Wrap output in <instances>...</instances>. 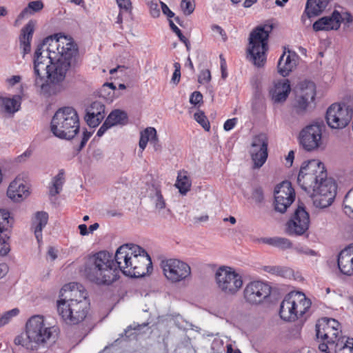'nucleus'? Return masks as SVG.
Returning <instances> with one entry per match:
<instances>
[{
	"label": "nucleus",
	"instance_id": "nucleus-36",
	"mask_svg": "<svg viewBox=\"0 0 353 353\" xmlns=\"http://www.w3.org/2000/svg\"><path fill=\"white\" fill-rule=\"evenodd\" d=\"M150 196L154 201L157 209L162 210L165 208V200L161 190L158 187L152 186Z\"/></svg>",
	"mask_w": 353,
	"mask_h": 353
},
{
	"label": "nucleus",
	"instance_id": "nucleus-3",
	"mask_svg": "<svg viewBox=\"0 0 353 353\" xmlns=\"http://www.w3.org/2000/svg\"><path fill=\"white\" fill-rule=\"evenodd\" d=\"M67 46L68 47H61V56L51 64L46 77L48 83L53 86L52 95L58 92L56 85L65 79L67 71L78 65L79 52L77 45L74 43H68Z\"/></svg>",
	"mask_w": 353,
	"mask_h": 353
},
{
	"label": "nucleus",
	"instance_id": "nucleus-58",
	"mask_svg": "<svg viewBox=\"0 0 353 353\" xmlns=\"http://www.w3.org/2000/svg\"><path fill=\"white\" fill-rule=\"evenodd\" d=\"M91 135H92L91 132H89L88 131L83 132V137L81 140L80 145H79L80 150L82 149L85 146V145L89 140V139L90 138Z\"/></svg>",
	"mask_w": 353,
	"mask_h": 353
},
{
	"label": "nucleus",
	"instance_id": "nucleus-64",
	"mask_svg": "<svg viewBox=\"0 0 353 353\" xmlns=\"http://www.w3.org/2000/svg\"><path fill=\"white\" fill-rule=\"evenodd\" d=\"M294 159V152L293 150H290L288 152V154L285 158L287 163H289V166H292Z\"/></svg>",
	"mask_w": 353,
	"mask_h": 353
},
{
	"label": "nucleus",
	"instance_id": "nucleus-17",
	"mask_svg": "<svg viewBox=\"0 0 353 353\" xmlns=\"http://www.w3.org/2000/svg\"><path fill=\"white\" fill-rule=\"evenodd\" d=\"M51 63H44L38 59H33V73L34 79V86L38 89L41 94L46 97L52 95L54 92L53 86L48 83L46 77L48 72V68Z\"/></svg>",
	"mask_w": 353,
	"mask_h": 353
},
{
	"label": "nucleus",
	"instance_id": "nucleus-16",
	"mask_svg": "<svg viewBox=\"0 0 353 353\" xmlns=\"http://www.w3.org/2000/svg\"><path fill=\"white\" fill-rule=\"evenodd\" d=\"M294 199L295 192L291 183L288 181L282 182L274 189V210L280 213L285 212Z\"/></svg>",
	"mask_w": 353,
	"mask_h": 353
},
{
	"label": "nucleus",
	"instance_id": "nucleus-60",
	"mask_svg": "<svg viewBox=\"0 0 353 353\" xmlns=\"http://www.w3.org/2000/svg\"><path fill=\"white\" fill-rule=\"evenodd\" d=\"M294 250L300 254H305L307 255H314V251L312 250H310L307 248H302V247H296Z\"/></svg>",
	"mask_w": 353,
	"mask_h": 353
},
{
	"label": "nucleus",
	"instance_id": "nucleus-42",
	"mask_svg": "<svg viewBox=\"0 0 353 353\" xmlns=\"http://www.w3.org/2000/svg\"><path fill=\"white\" fill-rule=\"evenodd\" d=\"M181 8L185 15L191 14L195 9L194 0H182Z\"/></svg>",
	"mask_w": 353,
	"mask_h": 353
},
{
	"label": "nucleus",
	"instance_id": "nucleus-40",
	"mask_svg": "<svg viewBox=\"0 0 353 353\" xmlns=\"http://www.w3.org/2000/svg\"><path fill=\"white\" fill-rule=\"evenodd\" d=\"M19 313V310L18 308H14L8 312H6L0 317V327L7 324L12 317L17 316Z\"/></svg>",
	"mask_w": 353,
	"mask_h": 353
},
{
	"label": "nucleus",
	"instance_id": "nucleus-26",
	"mask_svg": "<svg viewBox=\"0 0 353 353\" xmlns=\"http://www.w3.org/2000/svg\"><path fill=\"white\" fill-rule=\"evenodd\" d=\"M35 22L30 20L21 30L19 36L20 48L22 49L23 57L31 50V41L34 31Z\"/></svg>",
	"mask_w": 353,
	"mask_h": 353
},
{
	"label": "nucleus",
	"instance_id": "nucleus-63",
	"mask_svg": "<svg viewBox=\"0 0 353 353\" xmlns=\"http://www.w3.org/2000/svg\"><path fill=\"white\" fill-rule=\"evenodd\" d=\"M21 78L20 76L14 75V76L11 77L10 78L8 79L7 81L10 85H14L16 83H19L21 81Z\"/></svg>",
	"mask_w": 353,
	"mask_h": 353
},
{
	"label": "nucleus",
	"instance_id": "nucleus-5",
	"mask_svg": "<svg viewBox=\"0 0 353 353\" xmlns=\"http://www.w3.org/2000/svg\"><path fill=\"white\" fill-rule=\"evenodd\" d=\"M51 131L60 139H72L79 132V119L72 107L59 108L51 121Z\"/></svg>",
	"mask_w": 353,
	"mask_h": 353
},
{
	"label": "nucleus",
	"instance_id": "nucleus-43",
	"mask_svg": "<svg viewBox=\"0 0 353 353\" xmlns=\"http://www.w3.org/2000/svg\"><path fill=\"white\" fill-rule=\"evenodd\" d=\"M160 0H149L148 6L150 8V13L154 18H157L160 16V10L159 8V3Z\"/></svg>",
	"mask_w": 353,
	"mask_h": 353
},
{
	"label": "nucleus",
	"instance_id": "nucleus-45",
	"mask_svg": "<svg viewBox=\"0 0 353 353\" xmlns=\"http://www.w3.org/2000/svg\"><path fill=\"white\" fill-rule=\"evenodd\" d=\"M318 324H321L323 327H329L330 329L340 331V323L334 319L325 318L322 319V322L319 323Z\"/></svg>",
	"mask_w": 353,
	"mask_h": 353
},
{
	"label": "nucleus",
	"instance_id": "nucleus-25",
	"mask_svg": "<svg viewBox=\"0 0 353 353\" xmlns=\"http://www.w3.org/2000/svg\"><path fill=\"white\" fill-rule=\"evenodd\" d=\"M290 90V81L288 79H283L274 83V88L270 91V95L274 103H283L287 99Z\"/></svg>",
	"mask_w": 353,
	"mask_h": 353
},
{
	"label": "nucleus",
	"instance_id": "nucleus-4",
	"mask_svg": "<svg viewBox=\"0 0 353 353\" xmlns=\"http://www.w3.org/2000/svg\"><path fill=\"white\" fill-rule=\"evenodd\" d=\"M26 336L19 335L14 339V343L26 349L34 350L46 343L53 336L56 332L54 327H46L42 316H32L26 323Z\"/></svg>",
	"mask_w": 353,
	"mask_h": 353
},
{
	"label": "nucleus",
	"instance_id": "nucleus-59",
	"mask_svg": "<svg viewBox=\"0 0 353 353\" xmlns=\"http://www.w3.org/2000/svg\"><path fill=\"white\" fill-rule=\"evenodd\" d=\"M258 241L275 247L276 237L261 238Z\"/></svg>",
	"mask_w": 353,
	"mask_h": 353
},
{
	"label": "nucleus",
	"instance_id": "nucleus-55",
	"mask_svg": "<svg viewBox=\"0 0 353 353\" xmlns=\"http://www.w3.org/2000/svg\"><path fill=\"white\" fill-rule=\"evenodd\" d=\"M352 21V16L349 12H344L343 14H341L340 23H344L345 24H349Z\"/></svg>",
	"mask_w": 353,
	"mask_h": 353
},
{
	"label": "nucleus",
	"instance_id": "nucleus-19",
	"mask_svg": "<svg viewBox=\"0 0 353 353\" xmlns=\"http://www.w3.org/2000/svg\"><path fill=\"white\" fill-rule=\"evenodd\" d=\"M268 137L265 134L261 133L253 137L250 153L255 168H261L266 161L268 155Z\"/></svg>",
	"mask_w": 353,
	"mask_h": 353
},
{
	"label": "nucleus",
	"instance_id": "nucleus-49",
	"mask_svg": "<svg viewBox=\"0 0 353 353\" xmlns=\"http://www.w3.org/2000/svg\"><path fill=\"white\" fill-rule=\"evenodd\" d=\"M116 1L120 10L131 13L132 6L130 0H116Z\"/></svg>",
	"mask_w": 353,
	"mask_h": 353
},
{
	"label": "nucleus",
	"instance_id": "nucleus-53",
	"mask_svg": "<svg viewBox=\"0 0 353 353\" xmlns=\"http://www.w3.org/2000/svg\"><path fill=\"white\" fill-rule=\"evenodd\" d=\"M160 5L163 13L166 15L168 18H172L174 17V13L170 10L168 6L163 1H160Z\"/></svg>",
	"mask_w": 353,
	"mask_h": 353
},
{
	"label": "nucleus",
	"instance_id": "nucleus-52",
	"mask_svg": "<svg viewBox=\"0 0 353 353\" xmlns=\"http://www.w3.org/2000/svg\"><path fill=\"white\" fill-rule=\"evenodd\" d=\"M238 121L237 118H232L230 119L225 121V122L223 124V129L225 131H230L232 129H233L235 125H236Z\"/></svg>",
	"mask_w": 353,
	"mask_h": 353
},
{
	"label": "nucleus",
	"instance_id": "nucleus-41",
	"mask_svg": "<svg viewBox=\"0 0 353 353\" xmlns=\"http://www.w3.org/2000/svg\"><path fill=\"white\" fill-rule=\"evenodd\" d=\"M252 199L257 204H261L264 201V193L261 187L255 186L252 189Z\"/></svg>",
	"mask_w": 353,
	"mask_h": 353
},
{
	"label": "nucleus",
	"instance_id": "nucleus-61",
	"mask_svg": "<svg viewBox=\"0 0 353 353\" xmlns=\"http://www.w3.org/2000/svg\"><path fill=\"white\" fill-rule=\"evenodd\" d=\"M347 201H344V212L350 217L353 218V206L351 205L347 204L346 202Z\"/></svg>",
	"mask_w": 353,
	"mask_h": 353
},
{
	"label": "nucleus",
	"instance_id": "nucleus-8",
	"mask_svg": "<svg viewBox=\"0 0 353 353\" xmlns=\"http://www.w3.org/2000/svg\"><path fill=\"white\" fill-rule=\"evenodd\" d=\"M68 43H74L71 37L61 33L50 35L37 46L33 59L52 64L61 56V47H68Z\"/></svg>",
	"mask_w": 353,
	"mask_h": 353
},
{
	"label": "nucleus",
	"instance_id": "nucleus-18",
	"mask_svg": "<svg viewBox=\"0 0 353 353\" xmlns=\"http://www.w3.org/2000/svg\"><path fill=\"white\" fill-rule=\"evenodd\" d=\"M325 119L331 128L342 129L348 125L352 117L347 109L343 108L339 104L334 103L328 108Z\"/></svg>",
	"mask_w": 353,
	"mask_h": 353
},
{
	"label": "nucleus",
	"instance_id": "nucleus-10",
	"mask_svg": "<svg viewBox=\"0 0 353 353\" xmlns=\"http://www.w3.org/2000/svg\"><path fill=\"white\" fill-rule=\"evenodd\" d=\"M219 290L227 294H234L243 285L242 277L230 267H221L215 273Z\"/></svg>",
	"mask_w": 353,
	"mask_h": 353
},
{
	"label": "nucleus",
	"instance_id": "nucleus-20",
	"mask_svg": "<svg viewBox=\"0 0 353 353\" xmlns=\"http://www.w3.org/2000/svg\"><path fill=\"white\" fill-rule=\"evenodd\" d=\"M301 94L296 99V108L297 112H303L308 104L314 100L316 96L315 84L310 81H305L300 85Z\"/></svg>",
	"mask_w": 353,
	"mask_h": 353
},
{
	"label": "nucleus",
	"instance_id": "nucleus-39",
	"mask_svg": "<svg viewBox=\"0 0 353 353\" xmlns=\"http://www.w3.org/2000/svg\"><path fill=\"white\" fill-rule=\"evenodd\" d=\"M194 119L195 121L199 123L205 130L209 131L210 129V124L205 115L204 112L202 111H199L194 114Z\"/></svg>",
	"mask_w": 353,
	"mask_h": 353
},
{
	"label": "nucleus",
	"instance_id": "nucleus-32",
	"mask_svg": "<svg viewBox=\"0 0 353 353\" xmlns=\"http://www.w3.org/2000/svg\"><path fill=\"white\" fill-rule=\"evenodd\" d=\"M21 105V97L14 95L12 98L0 96V106L8 113H14Z\"/></svg>",
	"mask_w": 353,
	"mask_h": 353
},
{
	"label": "nucleus",
	"instance_id": "nucleus-12",
	"mask_svg": "<svg viewBox=\"0 0 353 353\" xmlns=\"http://www.w3.org/2000/svg\"><path fill=\"white\" fill-rule=\"evenodd\" d=\"M315 192L310 195L314 198V205L320 208H325L333 203L336 195V185L331 178H325L314 188Z\"/></svg>",
	"mask_w": 353,
	"mask_h": 353
},
{
	"label": "nucleus",
	"instance_id": "nucleus-30",
	"mask_svg": "<svg viewBox=\"0 0 353 353\" xmlns=\"http://www.w3.org/2000/svg\"><path fill=\"white\" fill-rule=\"evenodd\" d=\"M316 332L318 339L327 341V343H336V347L339 345V334L340 331L330 329L329 327H323L321 324H316Z\"/></svg>",
	"mask_w": 353,
	"mask_h": 353
},
{
	"label": "nucleus",
	"instance_id": "nucleus-2",
	"mask_svg": "<svg viewBox=\"0 0 353 353\" xmlns=\"http://www.w3.org/2000/svg\"><path fill=\"white\" fill-rule=\"evenodd\" d=\"M86 298L87 293L82 285L70 283L63 286L57 306L59 316L66 324L77 325L85 319L89 310Z\"/></svg>",
	"mask_w": 353,
	"mask_h": 353
},
{
	"label": "nucleus",
	"instance_id": "nucleus-24",
	"mask_svg": "<svg viewBox=\"0 0 353 353\" xmlns=\"http://www.w3.org/2000/svg\"><path fill=\"white\" fill-rule=\"evenodd\" d=\"M10 213L6 210H0V255L5 256L10 251V245L8 242L9 237L5 231L9 224Z\"/></svg>",
	"mask_w": 353,
	"mask_h": 353
},
{
	"label": "nucleus",
	"instance_id": "nucleus-15",
	"mask_svg": "<svg viewBox=\"0 0 353 353\" xmlns=\"http://www.w3.org/2000/svg\"><path fill=\"white\" fill-rule=\"evenodd\" d=\"M272 288L266 283L254 281L248 283L243 290L245 301L252 305H258L270 296Z\"/></svg>",
	"mask_w": 353,
	"mask_h": 353
},
{
	"label": "nucleus",
	"instance_id": "nucleus-22",
	"mask_svg": "<svg viewBox=\"0 0 353 353\" xmlns=\"http://www.w3.org/2000/svg\"><path fill=\"white\" fill-rule=\"evenodd\" d=\"M340 271L345 275L353 274V245L351 244L341 251L337 259Z\"/></svg>",
	"mask_w": 353,
	"mask_h": 353
},
{
	"label": "nucleus",
	"instance_id": "nucleus-28",
	"mask_svg": "<svg viewBox=\"0 0 353 353\" xmlns=\"http://www.w3.org/2000/svg\"><path fill=\"white\" fill-rule=\"evenodd\" d=\"M7 195L14 201H21L28 195V190L23 182L14 180L8 186Z\"/></svg>",
	"mask_w": 353,
	"mask_h": 353
},
{
	"label": "nucleus",
	"instance_id": "nucleus-50",
	"mask_svg": "<svg viewBox=\"0 0 353 353\" xmlns=\"http://www.w3.org/2000/svg\"><path fill=\"white\" fill-rule=\"evenodd\" d=\"M203 101V95L199 91L193 92L190 97V103L196 105Z\"/></svg>",
	"mask_w": 353,
	"mask_h": 353
},
{
	"label": "nucleus",
	"instance_id": "nucleus-57",
	"mask_svg": "<svg viewBox=\"0 0 353 353\" xmlns=\"http://www.w3.org/2000/svg\"><path fill=\"white\" fill-rule=\"evenodd\" d=\"M140 327H141V325L139 324L130 325L128 326L127 328L124 330L125 336H126V338L130 339L131 337V336L132 335V334H128V333L132 330H139Z\"/></svg>",
	"mask_w": 353,
	"mask_h": 353
},
{
	"label": "nucleus",
	"instance_id": "nucleus-62",
	"mask_svg": "<svg viewBox=\"0 0 353 353\" xmlns=\"http://www.w3.org/2000/svg\"><path fill=\"white\" fill-rule=\"evenodd\" d=\"M28 14H32L30 11L28 10L27 7H26L18 15L17 21H21L25 17H26Z\"/></svg>",
	"mask_w": 353,
	"mask_h": 353
},
{
	"label": "nucleus",
	"instance_id": "nucleus-27",
	"mask_svg": "<svg viewBox=\"0 0 353 353\" xmlns=\"http://www.w3.org/2000/svg\"><path fill=\"white\" fill-rule=\"evenodd\" d=\"M297 58L298 56L295 52L288 51V54H286L284 52L278 62L279 73L284 77L288 76L296 66Z\"/></svg>",
	"mask_w": 353,
	"mask_h": 353
},
{
	"label": "nucleus",
	"instance_id": "nucleus-14",
	"mask_svg": "<svg viewBox=\"0 0 353 353\" xmlns=\"http://www.w3.org/2000/svg\"><path fill=\"white\" fill-rule=\"evenodd\" d=\"M310 225V216L303 203L296 209L293 216L286 224V232L290 236H301L306 232Z\"/></svg>",
	"mask_w": 353,
	"mask_h": 353
},
{
	"label": "nucleus",
	"instance_id": "nucleus-34",
	"mask_svg": "<svg viewBox=\"0 0 353 353\" xmlns=\"http://www.w3.org/2000/svg\"><path fill=\"white\" fill-rule=\"evenodd\" d=\"M157 141V130L154 128L148 127L141 133L139 148L143 150L148 141L155 143Z\"/></svg>",
	"mask_w": 353,
	"mask_h": 353
},
{
	"label": "nucleus",
	"instance_id": "nucleus-33",
	"mask_svg": "<svg viewBox=\"0 0 353 353\" xmlns=\"http://www.w3.org/2000/svg\"><path fill=\"white\" fill-rule=\"evenodd\" d=\"M112 127L116 125H125L128 123L127 113L119 109L112 111L105 119Z\"/></svg>",
	"mask_w": 353,
	"mask_h": 353
},
{
	"label": "nucleus",
	"instance_id": "nucleus-7",
	"mask_svg": "<svg viewBox=\"0 0 353 353\" xmlns=\"http://www.w3.org/2000/svg\"><path fill=\"white\" fill-rule=\"evenodd\" d=\"M324 164L317 159L304 161L300 168L297 183L308 194L315 192L314 188L327 176Z\"/></svg>",
	"mask_w": 353,
	"mask_h": 353
},
{
	"label": "nucleus",
	"instance_id": "nucleus-51",
	"mask_svg": "<svg viewBox=\"0 0 353 353\" xmlns=\"http://www.w3.org/2000/svg\"><path fill=\"white\" fill-rule=\"evenodd\" d=\"M198 81L201 84L209 83L211 81V74L210 70H202L199 76Z\"/></svg>",
	"mask_w": 353,
	"mask_h": 353
},
{
	"label": "nucleus",
	"instance_id": "nucleus-1",
	"mask_svg": "<svg viewBox=\"0 0 353 353\" xmlns=\"http://www.w3.org/2000/svg\"><path fill=\"white\" fill-rule=\"evenodd\" d=\"M152 270L150 255L141 247L133 244L120 246L114 256L100 251L90 256L85 263L84 274L99 285H110L118 279L119 270L134 278L145 276Z\"/></svg>",
	"mask_w": 353,
	"mask_h": 353
},
{
	"label": "nucleus",
	"instance_id": "nucleus-38",
	"mask_svg": "<svg viewBox=\"0 0 353 353\" xmlns=\"http://www.w3.org/2000/svg\"><path fill=\"white\" fill-rule=\"evenodd\" d=\"M176 186L179 188V192L185 194L190 189L191 183L186 176L179 175L177 177Z\"/></svg>",
	"mask_w": 353,
	"mask_h": 353
},
{
	"label": "nucleus",
	"instance_id": "nucleus-48",
	"mask_svg": "<svg viewBox=\"0 0 353 353\" xmlns=\"http://www.w3.org/2000/svg\"><path fill=\"white\" fill-rule=\"evenodd\" d=\"M174 71L172 77V82L177 85L180 81L181 78V64L178 62L174 63Z\"/></svg>",
	"mask_w": 353,
	"mask_h": 353
},
{
	"label": "nucleus",
	"instance_id": "nucleus-29",
	"mask_svg": "<svg viewBox=\"0 0 353 353\" xmlns=\"http://www.w3.org/2000/svg\"><path fill=\"white\" fill-rule=\"evenodd\" d=\"M48 221V214L44 211L36 212L32 219V228L39 243L42 241V230L47 225Z\"/></svg>",
	"mask_w": 353,
	"mask_h": 353
},
{
	"label": "nucleus",
	"instance_id": "nucleus-31",
	"mask_svg": "<svg viewBox=\"0 0 353 353\" xmlns=\"http://www.w3.org/2000/svg\"><path fill=\"white\" fill-rule=\"evenodd\" d=\"M330 0H307L304 13L309 18L319 15L327 6Z\"/></svg>",
	"mask_w": 353,
	"mask_h": 353
},
{
	"label": "nucleus",
	"instance_id": "nucleus-35",
	"mask_svg": "<svg viewBox=\"0 0 353 353\" xmlns=\"http://www.w3.org/2000/svg\"><path fill=\"white\" fill-rule=\"evenodd\" d=\"M63 171L60 170L59 172L52 179V187L50 188V195L55 196L61 191L62 186L64 183Z\"/></svg>",
	"mask_w": 353,
	"mask_h": 353
},
{
	"label": "nucleus",
	"instance_id": "nucleus-13",
	"mask_svg": "<svg viewBox=\"0 0 353 353\" xmlns=\"http://www.w3.org/2000/svg\"><path fill=\"white\" fill-rule=\"evenodd\" d=\"M325 128L324 124L314 123L304 128L299 134V142L307 151H313L322 144V132Z\"/></svg>",
	"mask_w": 353,
	"mask_h": 353
},
{
	"label": "nucleus",
	"instance_id": "nucleus-37",
	"mask_svg": "<svg viewBox=\"0 0 353 353\" xmlns=\"http://www.w3.org/2000/svg\"><path fill=\"white\" fill-rule=\"evenodd\" d=\"M263 270L266 272L282 277H286L291 274V270L281 266L267 265L264 266Z\"/></svg>",
	"mask_w": 353,
	"mask_h": 353
},
{
	"label": "nucleus",
	"instance_id": "nucleus-9",
	"mask_svg": "<svg viewBox=\"0 0 353 353\" xmlns=\"http://www.w3.org/2000/svg\"><path fill=\"white\" fill-rule=\"evenodd\" d=\"M272 29V26H259L250 34V46L248 50L250 59L257 67H261L265 63V52L268 49V40Z\"/></svg>",
	"mask_w": 353,
	"mask_h": 353
},
{
	"label": "nucleus",
	"instance_id": "nucleus-46",
	"mask_svg": "<svg viewBox=\"0 0 353 353\" xmlns=\"http://www.w3.org/2000/svg\"><path fill=\"white\" fill-rule=\"evenodd\" d=\"M336 353H351L353 349V339L348 338L345 343L341 347H337Z\"/></svg>",
	"mask_w": 353,
	"mask_h": 353
},
{
	"label": "nucleus",
	"instance_id": "nucleus-47",
	"mask_svg": "<svg viewBox=\"0 0 353 353\" xmlns=\"http://www.w3.org/2000/svg\"><path fill=\"white\" fill-rule=\"evenodd\" d=\"M27 8L30 11V13L33 14L41 10L43 8V3L40 0L32 1L28 4Z\"/></svg>",
	"mask_w": 353,
	"mask_h": 353
},
{
	"label": "nucleus",
	"instance_id": "nucleus-44",
	"mask_svg": "<svg viewBox=\"0 0 353 353\" xmlns=\"http://www.w3.org/2000/svg\"><path fill=\"white\" fill-rule=\"evenodd\" d=\"M275 247L282 250H285L291 248L292 247V243L291 241L287 238L276 236Z\"/></svg>",
	"mask_w": 353,
	"mask_h": 353
},
{
	"label": "nucleus",
	"instance_id": "nucleus-11",
	"mask_svg": "<svg viewBox=\"0 0 353 353\" xmlns=\"http://www.w3.org/2000/svg\"><path fill=\"white\" fill-rule=\"evenodd\" d=\"M160 267L165 277L171 283H178L190 276V265L176 259H164L160 262Z\"/></svg>",
	"mask_w": 353,
	"mask_h": 353
},
{
	"label": "nucleus",
	"instance_id": "nucleus-56",
	"mask_svg": "<svg viewBox=\"0 0 353 353\" xmlns=\"http://www.w3.org/2000/svg\"><path fill=\"white\" fill-rule=\"evenodd\" d=\"M169 25L171 30L177 35L179 39L184 37L181 30L174 23L172 20H169Z\"/></svg>",
	"mask_w": 353,
	"mask_h": 353
},
{
	"label": "nucleus",
	"instance_id": "nucleus-23",
	"mask_svg": "<svg viewBox=\"0 0 353 353\" xmlns=\"http://www.w3.org/2000/svg\"><path fill=\"white\" fill-rule=\"evenodd\" d=\"M341 13L334 10L330 16L323 17L313 24L314 31L338 30L340 27Z\"/></svg>",
	"mask_w": 353,
	"mask_h": 353
},
{
	"label": "nucleus",
	"instance_id": "nucleus-54",
	"mask_svg": "<svg viewBox=\"0 0 353 353\" xmlns=\"http://www.w3.org/2000/svg\"><path fill=\"white\" fill-rule=\"evenodd\" d=\"M112 126L109 124V123L105 120L104 123L102 124V125L99 128L97 132V136L101 137L104 134V133Z\"/></svg>",
	"mask_w": 353,
	"mask_h": 353
},
{
	"label": "nucleus",
	"instance_id": "nucleus-6",
	"mask_svg": "<svg viewBox=\"0 0 353 353\" xmlns=\"http://www.w3.org/2000/svg\"><path fill=\"white\" fill-rule=\"evenodd\" d=\"M311 301L301 292H291L287 294L280 305L279 316L285 321L305 320L311 307Z\"/></svg>",
	"mask_w": 353,
	"mask_h": 353
},
{
	"label": "nucleus",
	"instance_id": "nucleus-21",
	"mask_svg": "<svg viewBox=\"0 0 353 353\" xmlns=\"http://www.w3.org/2000/svg\"><path fill=\"white\" fill-rule=\"evenodd\" d=\"M105 105L102 102L94 101L86 108L85 120L92 128L98 126L105 117Z\"/></svg>",
	"mask_w": 353,
	"mask_h": 353
}]
</instances>
